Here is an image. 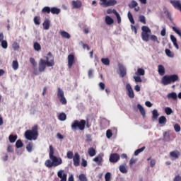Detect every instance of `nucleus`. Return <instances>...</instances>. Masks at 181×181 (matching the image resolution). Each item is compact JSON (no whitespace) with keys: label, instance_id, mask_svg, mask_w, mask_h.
I'll use <instances>...</instances> for the list:
<instances>
[{"label":"nucleus","instance_id":"58","mask_svg":"<svg viewBox=\"0 0 181 181\" xmlns=\"http://www.w3.org/2000/svg\"><path fill=\"white\" fill-rule=\"evenodd\" d=\"M66 156L68 159H73V151H68Z\"/></svg>","mask_w":181,"mask_h":181},{"label":"nucleus","instance_id":"63","mask_svg":"<svg viewBox=\"0 0 181 181\" xmlns=\"http://www.w3.org/2000/svg\"><path fill=\"white\" fill-rule=\"evenodd\" d=\"M81 165L83 166V168L87 166V160H86L84 158L82 159Z\"/></svg>","mask_w":181,"mask_h":181},{"label":"nucleus","instance_id":"33","mask_svg":"<svg viewBox=\"0 0 181 181\" xmlns=\"http://www.w3.org/2000/svg\"><path fill=\"white\" fill-rule=\"evenodd\" d=\"M137 5L138 3L135 0H133L132 1L131 4H129V8H130V9H134V8H136Z\"/></svg>","mask_w":181,"mask_h":181},{"label":"nucleus","instance_id":"13","mask_svg":"<svg viewBox=\"0 0 181 181\" xmlns=\"http://www.w3.org/2000/svg\"><path fill=\"white\" fill-rule=\"evenodd\" d=\"M73 160L75 166H80V154L78 153H75Z\"/></svg>","mask_w":181,"mask_h":181},{"label":"nucleus","instance_id":"39","mask_svg":"<svg viewBox=\"0 0 181 181\" xmlns=\"http://www.w3.org/2000/svg\"><path fill=\"white\" fill-rule=\"evenodd\" d=\"M144 151H145V146H143L142 148L136 150L134 151V156H138L139 153H141V152H144Z\"/></svg>","mask_w":181,"mask_h":181},{"label":"nucleus","instance_id":"19","mask_svg":"<svg viewBox=\"0 0 181 181\" xmlns=\"http://www.w3.org/2000/svg\"><path fill=\"white\" fill-rule=\"evenodd\" d=\"M114 5H117V1L115 0H108L106 1V4H105V8H107L108 6H114Z\"/></svg>","mask_w":181,"mask_h":181},{"label":"nucleus","instance_id":"38","mask_svg":"<svg viewBox=\"0 0 181 181\" xmlns=\"http://www.w3.org/2000/svg\"><path fill=\"white\" fill-rule=\"evenodd\" d=\"M23 146V143L22 142V140L18 139L16 142V147L19 149V148H22Z\"/></svg>","mask_w":181,"mask_h":181},{"label":"nucleus","instance_id":"31","mask_svg":"<svg viewBox=\"0 0 181 181\" xmlns=\"http://www.w3.org/2000/svg\"><path fill=\"white\" fill-rule=\"evenodd\" d=\"M151 158H152V157H150V158H147V160L148 161L151 160L150 161V166H151V168H153V166H155V165H156V160L151 159Z\"/></svg>","mask_w":181,"mask_h":181},{"label":"nucleus","instance_id":"54","mask_svg":"<svg viewBox=\"0 0 181 181\" xmlns=\"http://www.w3.org/2000/svg\"><path fill=\"white\" fill-rule=\"evenodd\" d=\"M163 138H164V139H165V141H168V139H169V138H170L169 132H165L163 133Z\"/></svg>","mask_w":181,"mask_h":181},{"label":"nucleus","instance_id":"43","mask_svg":"<svg viewBox=\"0 0 181 181\" xmlns=\"http://www.w3.org/2000/svg\"><path fill=\"white\" fill-rule=\"evenodd\" d=\"M121 173H128V170H127V167H125V165H120L119 168Z\"/></svg>","mask_w":181,"mask_h":181},{"label":"nucleus","instance_id":"42","mask_svg":"<svg viewBox=\"0 0 181 181\" xmlns=\"http://www.w3.org/2000/svg\"><path fill=\"white\" fill-rule=\"evenodd\" d=\"M94 162H99V163H101L103 162V156L101 155H98L95 158H93Z\"/></svg>","mask_w":181,"mask_h":181},{"label":"nucleus","instance_id":"14","mask_svg":"<svg viewBox=\"0 0 181 181\" xmlns=\"http://www.w3.org/2000/svg\"><path fill=\"white\" fill-rule=\"evenodd\" d=\"M161 83H162V84H163V86H168V85L170 84V81L169 79V75H165L162 78Z\"/></svg>","mask_w":181,"mask_h":181},{"label":"nucleus","instance_id":"8","mask_svg":"<svg viewBox=\"0 0 181 181\" xmlns=\"http://www.w3.org/2000/svg\"><path fill=\"white\" fill-rule=\"evenodd\" d=\"M119 160V156L117 153H112L109 158V160L110 162H111V163H117V162H118Z\"/></svg>","mask_w":181,"mask_h":181},{"label":"nucleus","instance_id":"30","mask_svg":"<svg viewBox=\"0 0 181 181\" xmlns=\"http://www.w3.org/2000/svg\"><path fill=\"white\" fill-rule=\"evenodd\" d=\"M127 16L131 23H132V25H135V21L134 20V17L132 16V13H131V11L128 12Z\"/></svg>","mask_w":181,"mask_h":181},{"label":"nucleus","instance_id":"37","mask_svg":"<svg viewBox=\"0 0 181 181\" xmlns=\"http://www.w3.org/2000/svg\"><path fill=\"white\" fill-rule=\"evenodd\" d=\"M12 67L13 70H18V69H19V63L18 62V61H13Z\"/></svg>","mask_w":181,"mask_h":181},{"label":"nucleus","instance_id":"16","mask_svg":"<svg viewBox=\"0 0 181 181\" xmlns=\"http://www.w3.org/2000/svg\"><path fill=\"white\" fill-rule=\"evenodd\" d=\"M170 156L171 158H175V159H179V156H180V152L178 151H174L170 152Z\"/></svg>","mask_w":181,"mask_h":181},{"label":"nucleus","instance_id":"51","mask_svg":"<svg viewBox=\"0 0 181 181\" xmlns=\"http://www.w3.org/2000/svg\"><path fill=\"white\" fill-rule=\"evenodd\" d=\"M32 148H33V144H32V143H29L26 146V149H27L28 152H32Z\"/></svg>","mask_w":181,"mask_h":181},{"label":"nucleus","instance_id":"36","mask_svg":"<svg viewBox=\"0 0 181 181\" xmlns=\"http://www.w3.org/2000/svg\"><path fill=\"white\" fill-rule=\"evenodd\" d=\"M136 74H137L138 76H145V70L144 69L139 68Z\"/></svg>","mask_w":181,"mask_h":181},{"label":"nucleus","instance_id":"12","mask_svg":"<svg viewBox=\"0 0 181 181\" xmlns=\"http://www.w3.org/2000/svg\"><path fill=\"white\" fill-rule=\"evenodd\" d=\"M119 70L120 71V77H125L127 76V68L122 65V64H118Z\"/></svg>","mask_w":181,"mask_h":181},{"label":"nucleus","instance_id":"46","mask_svg":"<svg viewBox=\"0 0 181 181\" xmlns=\"http://www.w3.org/2000/svg\"><path fill=\"white\" fill-rule=\"evenodd\" d=\"M165 112L167 115H170V114H173V110H172V108L167 107L165 108Z\"/></svg>","mask_w":181,"mask_h":181},{"label":"nucleus","instance_id":"53","mask_svg":"<svg viewBox=\"0 0 181 181\" xmlns=\"http://www.w3.org/2000/svg\"><path fill=\"white\" fill-rule=\"evenodd\" d=\"M106 136L110 139L111 136H112V131L111 129H108L106 132Z\"/></svg>","mask_w":181,"mask_h":181},{"label":"nucleus","instance_id":"50","mask_svg":"<svg viewBox=\"0 0 181 181\" xmlns=\"http://www.w3.org/2000/svg\"><path fill=\"white\" fill-rule=\"evenodd\" d=\"M105 181H111V173H107L105 175Z\"/></svg>","mask_w":181,"mask_h":181},{"label":"nucleus","instance_id":"56","mask_svg":"<svg viewBox=\"0 0 181 181\" xmlns=\"http://www.w3.org/2000/svg\"><path fill=\"white\" fill-rule=\"evenodd\" d=\"M174 129L175 132H180V125H179L178 124H175Z\"/></svg>","mask_w":181,"mask_h":181},{"label":"nucleus","instance_id":"29","mask_svg":"<svg viewBox=\"0 0 181 181\" xmlns=\"http://www.w3.org/2000/svg\"><path fill=\"white\" fill-rule=\"evenodd\" d=\"M167 97H168V98H173V100H177V95L175 92H173L171 93H168Z\"/></svg>","mask_w":181,"mask_h":181},{"label":"nucleus","instance_id":"17","mask_svg":"<svg viewBox=\"0 0 181 181\" xmlns=\"http://www.w3.org/2000/svg\"><path fill=\"white\" fill-rule=\"evenodd\" d=\"M45 165L46 168H48L49 169L54 167V164L53 163V160H52V159L46 160L45 162Z\"/></svg>","mask_w":181,"mask_h":181},{"label":"nucleus","instance_id":"60","mask_svg":"<svg viewBox=\"0 0 181 181\" xmlns=\"http://www.w3.org/2000/svg\"><path fill=\"white\" fill-rule=\"evenodd\" d=\"M99 87L100 90H105V84L103 82L99 83Z\"/></svg>","mask_w":181,"mask_h":181},{"label":"nucleus","instance_id":"47","mask_svg":"<svg viewBox=\"0 0 181 181\" xmlns=\"http://www.w3.org/2000/svg\"><path fill=\"white\" fill-rule=\"evenodd\" d=\"M78 179L80 181H88L87 177L84 174H80L78 176Z\"/></svg>","mask_w":181,"mask_h":181},{"label":"nucleus","instance_id":"20","mask_svg":"<svg viewBox=\"0 0 181 181\" xmlns=\"http://www.w3.org/2000/svg\"><path fill=\"white\" fill-rule=\"evenodd\" d=\"M88 153L89 155V156H95L97 151H95V148L93 147H90L88 148Z\"/></svg>","mask_w":181,"mask_h":181},{"label":"nucleus","instance_id":"35","mask_svg":"<svg viewBox=\"0 0 181 181\" xmlns=\"http://www.w3.org/2000/svg\"><path fill=\"white\" fill-rule=\"evenodd\" d=\"M165 54H167V56L168 57H175V54H173V52H172V51H170V49H165Z\"/></svg>","mask_w":181,"mask_h":181},{"label":"nucleus","instance_id":"27","mask_svg":"<svg viewBox=\"0 0 181 181\" xmlns=\"http://www.w3.org/2000/svg\"><path fill=\"white\" fill-rule=\"evenodd\" d=\"M51 13L53 15H59V13H60V8L56 7L51 8Z\"/></svg>","mask_w":181,"mask_h":181},{"label":"nucleus","instance_id":"32","mask_svg":"<svg viewBox=\"0 0 181 181\" xmlns=\"http://www.w3.org/2000/svg\"><path fill=\"white\" fill-rule=\"evenodd\" d=\"M166 117L165 116H161L158 118V122L159 124H166Z\"/></svg>","mask_w":181,"mask_h":181},{"label":"nucleus","instance_id":"57","mask_svg":"<svg viewBox=\"0 0 181 181\" xmlns=\"http://www.w3.org/2000/svg\"><path fill=\"white\" fill-rule=\"evenodd\" d=\"M134 79L136 83H142V78L140 76H134Z\"/></svg>","mask_w":181,"mask_h":181},{"label":"nucleus","instance_id":"6","mask_svg":"<svg viewBox=\"0 0 181 181\" xmlns=\"http://www.w3.org/2000/svg\"><path fill=\"white\" fill-rule=\"evenodd\" d=\"M57 98H59L60 103L64 105H66V104H67V100H66V98L64 97V92L60 88H58Z\"/></svg>","mask_w":181,"mask_h":181},{"label":"nucleus","instance_id":"18","mask_svg":"<svg viewBox=\"0 0 181 181\" xmlns=\"http://www.w3.org/2000/svg\"><path fill=\"white\" fill-rule=\"evenodd\" d=\"M158 72L160 76H165V66H163V65H158Z\"/></svg>","mask_w":181,"mask_h":181},{"label":"nucleus","instance_id":"2","mask_svg":"<svg viewBox=\"0 0 181 181\" xmlns=\"http://www.w3.org/2000/svg\"><path fill=\"white\" fill-rule=\"evenodd\" d=\"M24 136L28 141H36V139H37V136H39L37 125L33 127L31 130L25 131Z\"/></svg>","mask_w":181,"mask_h":181},{"label":"nucleus","instance_id":"61","mask_svg":"<svg viewBox=\"0 0 181 181\" xmlns=\"http://www.w3.org/2000/svg\"><path fill=\"white\" fill-rule=\"evenodd\" d=\"M136 158H131L129 161V165L132 166L134 165V163H136Z\"/></svg>","mask_w":181,"mask_h":181},{"label":"nucleus","instance_id":"11","mask_svg":"<svg viewBox=\"0 0 181 181\" xmlns=\"http://www.w3.org/2000/svg\"><path fill=\"white\" fill-rule=\"evenodd\" d=\"M170 3L173 5L175 9L180 11L181 12V4L180 1L177 0H170Z\"/></svg>","mask_w":181,"mask_h":181},{"label":"nucleus","instance_id":"7","mask_svg":"<svg viewBox=\"0 0 181 181\" xmlns=\"http://www.w3.org/2000/svg\"><path fill=\"white\" fill-rule=\"evenodd\" d=\"M68 69H71L74 64H76V57L73 54L68 55Z\"/></svg>","mask_w":181,"mask_h":181},{"label":"nucleus","instance_id":"48","mask_svg":"<svg viewBox=\"0 0 181 181\" xmlns=\"http://www.w3.org/2000/svg\"><path fill=\"white\" fill-rule=\"evenodd\" d=\"M139 19L141 23L146 25V18L144 17V16H139Z\"/></svg>","mask_w":181,"mask_h":181},{"label":"nucleus","instance_id":"55","mask_svg":"<svg viewBox=\"0 0 181 181\" xmlns=\"http://www.w3.org/2000/svg\"><path fill=\"white\" fill-rule=\"evenodd\" d=\"M34 23L36 24V25H40V18L37 17V16H35L34 18Z\"/></svg>","mask_w":181,"mask_h":181},{"label":"nucleus","instance_id":"10","mask_svg":"<svg viewBox=\"0 0 181 181\" xmlns=\"http://www.w3.org/2000/svg\"><path fill=\"white\" fill-rule=\"evenodd\" d=\"M71 5H72L73 9H80V8L83 6V3L80 0H76V1L73 0L71 1Z\"/></svg>","mask_w":181,"mask_h":181},{"label":"nucleus","instance_id":"24","mask_svg":"<svg viewBox=\"0 0 181 181\" xmlns=\"http://www.w3.org/2000/svg\"><path fill=\"white\" fill-rule=\"evenodd\" d=\"M60 35L62 37H64V39H70V37H71L70 34L66 31H61Z\"/></svg>","mask_w":181,"mask_h":181},{"label":"nucleus","instance_id":"25","mask_svg":"<svg viewBox=\"0 0 181 181\" xmlns=\"http://www.w3.org/2000/svg\"><path fill=\"white\" fill-rule=\"evenodd\" d=\"M105 23L107 25H112V23H114V19H112L111 17H110L109 16H107L105 17Z\"/></svg>","mask_w":181,"mask_h":181},{"label":"nucleus","instance_id":"22","mask_svg":"<svg viewBox=\"0 0 181 181\" xmlns=\"http://www.w3.org/2000/svg\"><path fill=\"white\" fill-rule=\"evenodd\" d=\"M43 28L45 30H49L50 29V21L45 20L44 23H42Z\"/></svg>","mask_w":181,"mask_h":181},{"label":"nucleus","instance_id":"21","mask_svg":"<svg viewBox=\"0 0 181 181\" xmlns=\"http://www.w3.org/2000/svg\"><path fill=\"white\" fill-rule=\"evenodd\" d=\"M137 108L139 110L142 117L144 118H145L146 115V112L145 111V109L144 108V107H142V105H141V104H138L137 105Z\"/></svg>","mask_w":181,"mask_h":181},{"label":"nucleus","instance_id":"45","mask_svg":"<svg viewBox=\"0 0 181 181\" xmlns=\"http://www.w3.org/2000/svg\"><path fill=\"white\" fill-rule=\"evenodd\" d=\"M113 13L115 15L117 19V23H121V16H119V13H118V12H117L115 10H113Z\"/></svg>","mask_w":181,"mask_h":181},{"label":"nucleus","instance_id":"62","mask_svg":"<svg viewBox=\"0 0 181 181\" xmlns=\"http://www.w3.org/2000/svg\"><path fill=\"white\" fill-rule=\"evenodd\" d=\"M173 181H181V176L175 175V177L173 178Z\"/></svg>","mask_w":181,"mask_h":181},{"label":"nucleus","instance_id":"3","mask_svg":"<svg viewBox=\"0 0 181 181\" xmlns=\"http://www.w3.org/2000/svg\"><path fill=\"white\" fill-rule=\"evenodd\" d=\"M49 159L52 160V163H54V168L60 166V165L63 163V160H62V158H57L56 156H54V150L53 149V146H49Z\"/></svg>","mask_w":181,"mask_h":181},{"label":"nucleus","instance_id":"40","mask_svg":"<svg viewBox=\"0 0 181 181\" xmlns=\"http://www.w3.org/2000/svg\"><path fill=\"white\" fill-rule=\"evenodd\" d=\"M51 12V8L49 6H45L42 9V13H50Z\"/></svg>","mask_w":181,"mask_h":181},{"label":"nucleus","instance_id":"9","mask_svg":"<svg viewBox=\"0 0 181 181\" xmlns=\"http://www.w3.org/2000/svg\"><path fill=\"white\" fill-rule=\"evenodd\" d=\"M126 90L128 91L127 94L129 98H134L135 97V94L134 93V90L132 89L131 84L127 83L126 85Z\"/></svg>","mask_w":181,"mask_h":181},{"label":"nucleus","instance_id":"1","mask_svg":"<svg viewBox=\"0 0 181 181\" xmlns=\"http://www.w3.org/2000/svg\"><path fill=\"white\" fill-rule=\"evenodd\" d=\"M46 60L40 59L38 64V70L40 73L46 70V67H53L54 66V57L52 54V52H48L47 57H45Z\"/></svg>","mask_w":181,"mask_h":181},{"label":"nucleus","instance_id":"64","mask_svg":"<svg viewBox=\"0 0 181 181\" xmlns=\"http://www.w3.org/2000/svg\"><path fill=\"white\" fill-rule=\"evenodd\" d=\"M7 152H13V148H12V146L11 145H8V147H7Z\"/></svg>","mask_w":181,"mask_h":181},{"label":"nucleus","instance_id":"34","mask_svg":"<svg viewBox=\"0 0 181 181\" xmlns=\"http://www.w3.org/2000/svg\"><path fill=\"white\" fill-rule=\"evenodd\" d=\"M152 115H153V119H158V117H159V113L158 112V110L156 109H154L152 111Z\"/></svg>","mask_w":181,"mask_h":181},{"label":"nucleus","instance_id":"15","mask_svg":"<svg viewBox=\"0 0 181 181\" xmlns=\"http://www.w3.org/2000/svg\"><path fill=\"white\" fill-rule=\"evenodd\" d=\"M168 78L170 79V84L171 83H175V81H177L179 80V76L176 74L168 75Z\"/></svg>","mask_w":181,"mask_h":181},{"label":"nucleus","instance_id":"59","mask_svg":"<svg viewBox=\"0 0 181 181\" xmlns=\"http://www.w3.org/2000/svg\"><path fill=\"white\" fill-rule=\"evenodd\" d=\"M30 62L31 64H33V66L34 67H36L37 64H36V61L34 59V58H32V57L30 58Z\"/></svg>","mask_w":181,"mask_h":181},{"label":"nucleus","instance_id":"41","mask_svg":"<svg viewBox=\"0 0 181 181\" xmlns=\"http://www.w3.org/2000/svg\"><path fill=\"white\" fill-rule=\"evenodd\" d=\"M101 62L105 66H110V59L108 58H102Z\"/></svg>","mask_w":181,"mask_h":181},{"label":"nucleus","instance_id":"26","mask_svg":"<svg viewBox=\"0 0 181 181\" xmlns=\"http://www.w3.org/2000/svg\"><path fill=\"white\" fill-rule=\"evenodd\" d=\"M58 119L59 121H66V119H67V115H66L64 112L60 113L58 116Z\"/></svg>","mask_w":181,"mask_h":181},{"label":"nucleus","instance_id":"4","mask_svg":"<svg viewBox=\"0 0 181 181\" xmlns=\"http://www.w3.org/2000/svg\"><path fill=\"white\" fill-rule=\"evenodd\" d=\"M71 128L73 131H76L77 128L79 129L80 131H84L86 128V120H74V122L71 124Z\"/></svg>","mask_w":181,"mask_h":181},{"label":"nucleus","instance_id":"23","mask_svg":"<svg viewBox=\"0 0 181 181\" xmlns=\"http://www.w3.org/2000/svg\"><path fill=\"white\" fill-rule=\"evenodd\" d=\"M16 139H18V135L10 134L8 136V140L11 144L16 142Z\"/></svg>","mask_w":181,"mask_h":181},{"label":"nucleus","instance_id":"49","mask_svg":"<svg viewBox=\"0 0 181 181\" xmlns=\"http://www.w3.org/2000/svg\"><path fill=\"white\" fill-rule=\"evenodd\" d=\"M1 47L3 49H8V42L6 40L1 41Z\"/></svg>","mask_w":181,"mask_h":181},{"label":"nucleus","instance_id":"44","mask_svg":"<svg viewBox=\"0 0 181 181\" xmlns=\"http://www.w3.org/2000/svg\"><path fill=\"white\" fill-rule=\"evenodd\" d=\"M150 39L152 40V42H156V43L158 45H159V43H160V42L159 40H158V37H156V35H151Z\"/></svg>","mask_w":181,"mask_h":181},{"label":"nucleus","instance_id":"5","mask_svg":"<svg viewBox=\"0 0 181 181\" xmlns=\"http://www.w3.org/2000/svg\"><path fill=\"white\" fill-rule=\"evenodd\" d=\"M141 39L144 42H149V38L151 37V34L152 32L151 31V28L148 26H142L141 27Z\"/></svg>","mask_w":181,"mask_h":181},{"label":"nucleus","instance_id":"28","mask_svg":"<svg viewBox=\"0 0 181 181\" xmlns=\"http://www.w3.org/2000/svg\"><path fill=\"white\" fill-rule=\"evenodd\" d=\"M33 47L34 49L36 50V52L42 50V47L40 46V44H39V42H34Z\"/></svg>","mask_w":181,"mask_h":181},{"label":"nucleus","instance_id":"52","mask_svg":"<svg viewBox=\"0 0 181 181\" xmlns=\"http://www.w3.org/2000/svg\"><path fill=\"white\" fill-rule=\"evenodd\" d=\"M19 44L16 42H13V50H19Z\"/></svg>","mask_w":181,"mask_h":181}]
</instances>
